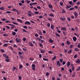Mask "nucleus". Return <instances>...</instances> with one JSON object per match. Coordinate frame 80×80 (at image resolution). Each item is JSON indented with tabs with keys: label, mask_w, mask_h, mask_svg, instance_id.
Instances as JSON below:
<instances>
[{
	"label": "nucleus",
	"mask_w": 80,
	"mask_h": 80,
	"mask_svg": "<svg viewBox=\"0 0 80 80\" xmlns=\"http://www.w3.org/2000/svg\"><path fill=\"white\" fill-rule=\"evenodd\" d=\"M61 29L62 30H63L64 31H66V30H67V28L64 27H62L61 28Z\"/></svg>",
	"instance_id": "5"
},
{
	"label": "nucleus",
	"mask_w": 80,
	"mask_h": 80,
	"mask_svg": "<svg viewBox=\"0 0 80 80\" xmlns=\"http://www.w3.org/2000/svg\"><path fill=\"white\" fill-rule=\"evenodd\" d=\"M16 41L18 43H20V42H21V39H18V38H17L16 39Z\"/></svg>",
	"instance_id": "2"
},
{
	"label": "nucleus",
	"mask_w": 80,
	"mask_h": 80,
	"mask_svg": "<svg viewBox=\"0 0 80 80\" xmlns=\"http://www.w3.org/2000/svg\"><path fill=\"white\" fill-rule=\"evenodd\" d=\"M0 50L1 52H2V53H3V52H5V51L2 49H1Z\"/></svg>",
	"instance_id": "35"
},
{
	"label": "nucleus",
	"mask_w": 80,
	"mask_h": 80,
	"mask_svg": "<svg viewBox=\"0 0 80 80\" xmlns=\"http://www.w3.org/2000/svg\"><path fill=\"white\" fill-rule=\"evenodd\" d=\"M37 8H38V9H39V10H40V9H41V7H40L38 6H37Z\"/></svg>",
	"instance_id": "47"
},
{
	"label": "nucleus",
	"mask_w": 80,
	"mask_h": 80,
	"mask_svg": "<svg viewBox=\"0 0 80 80\" xmlns=\"http://www.w3.org/2000/svg\"><path fill=\"white\" fill-rule=\"evenodd\" d=\"M18 54L19 55H22V52H19L18 53Z\"/></svg>",
	"instance_id": "58"
},
{
	"label": "nucleus",
	"mask_w": 80,
	"mask_h": 80,
	"mask_svg": "<svg viewBox=\"0 0 80 80\" xmlns=\"http://www.w3.org/2000/svg\"><path fill=\"white\" fill-rule=\"evenodd\" d=\"M12 23L14 25H18V24L17 22H12Z\"/></svg>",
	"instance_id": "15"
},
{
	"label": "nucleus",
	"mask_w": 80,
	"mask_h": 80,
	"mask_svg": "<svg viewBox=\"0 0 80 80\" xmlns=\"http://www.w3.org/2000/svg\"><path fill=\"white\" fill-rule=\"evenodd\" d=\"M29 60H31V61H33V60H34V58H29Z\"/></svg>",
	"instance_id": "38"
},
{
	"label": "nucleus",
	"mask_w": 80,
	"mask_h": 80,
	"mask_svg": "<svg viewBox=\"0 0 80 80\" xmlns=\"http://www.w3.org/2000/svg\"><path fill=\"white\" fill-rule=\"evenodd\" d=\"M78 47L79 48H80V43L78 44Z\"/></svg>",
	"instance_id": "64"
},
{
	"label": "nucleus",
	"mask_w": 80,
	"mask_h": 80,
	"mask_svg": "<svg viewBox=\"0 0 80 80\" xmlns=\"http://www.w3.org/2000/svg\"><path fill=\"white\" fill-rule=\"evenodd\" d=\"M32 69L33 70H35V67H36V66L35 64H32Z\"/></svg>",
	"instance_id": "1"
},
{
	"label": "nucleus",
	"mask_w": 80,
	"mask_h": 80,
	"mask_svg": "<svg viewBox=\"0 0 80 80\" xmlns=\"http://www.w3.org/2000/svg\"><path fill=\"white\" fill-rule=\"evenodd\" d=\"M0 10H4L5 8L3 7H2L1 8H0Z\"/></svg>",
	"instance_id": "24"
},
{
	"label": "nucleus",
	"mask_w": 80,
	"mask_h": 80,
	"mask_svg": "<svg viewBox=\"0 0 80 80\" xmlns=\"http://www.w3.org/2000/svg\"><path fill=\"white\" fill-rule=\"evenodd\" d=\"M49 17H54V15L52 13H51L49 15Z\"/></svg>",
	"instance_id": "19"
},
{
	"label": "nucleus",
	"mask_w": 80,
	"mask_h": 80,
	"mask_svg": "<svg viewBox=\"0 0 80 80\" xmlns=\"http://www.w3.org/2000/svg\"><path fill=\"white\" fill-rule=\"evenodd\" d=\"M76 4L77 5H80V2H78L77 3H76Z\"/></svg>",
	"instance_id": "54"
},
{
	"label": "nucleus",
	"mask_w": 80,
	"mask_h": 80,
	"mask_svg": "<svg viewBox=\"0 0 80 80\" xmlns=\"http://www.w3.org/2000/svg\"><path fill=\"white\" fill-rule=\"evenodd\" d=\"M43 60H44V61H48V59H46L45 58H43Z\"/></svg>",
	"instance_id": "33"
},
{
	"label": "nucleus",
	"mask_w": 80,
	"mask_h": 80,
	"mask_svg": "<svg viewBox=\"0 0 80 80\" xmlns=\"http://www.w3.org/2000/svg\"><path fill=\"white\" fill-rule=\"evenodd\" d=\"M56 58H57V57L55 56H54V58L52 59V60H55Z\"/></svg>",
	"instance_id": "27"
},
{
	"label": "nucleus",
	"mask_w": 80,
	"mask_h": 80,
	"mask_svg": "<svg viewBox=\"0 0 80 80\" xmlns=\"http://www.w3.org/2000/svg\"><path fill=\"white\" fill-rule=\"evenodd\" d=\"M39 58H42V54H39Z\"/></svg>",
	"instance_id": "50"
},
{
	"label": "nucleus",
	"mask_w": 80,
	"mask_h": 80,
	"mask_svg": "<svg viewBox=\"0 0 80 80\" xmlns=\"http://www.w3.org/2000/svg\"><path fill=\"white\" fill-rule=\"evenodd\" d=\"M6 61L7 62H10V59H7L6 60Z\"/></svg>",
	"instance_id": "44"
},
{
	"label": "nucleus",
	"mask_w": 80,
	"mask_h": 80,
	"mask_svg": "<svg viewBox=\"0 0 80 80\" xmlns=\"http://www.w3.org/2000/svg\"><path fill=\"white\" fill-rule=\"evenodd\" d=\"M6 13H12V12L10 11H8L6 12Z\"/></svg>",
	"instance_id": "46"
},
{
	"label": "nucleus",
	"mask_w": 80,
	"mask_h": 80,
	"mask_svg": "<svg viewBox=\"0 0 80 80\" xmlns=\"http://www.w3.org/2000/svg\"><path fill=\"white\" fill-rule=\"evenodd\" d=\"M47 25L48 27H50V23H49V22L48 23V24Z\"/></svg>",
	"instance_id": "42"
},
{
	"label": "nucleus",
	"mask_w": 80,
	"mask_h": 80,
	"mask_svg": "<svg viewBox=\"0 0 80 80\" xmlns=\"http://www.w3.org/2000/svg\"><path fill=\"white\" fill-rule=\"evenodd\" d=\"M8 44L5 43L3 45V47H8Z\"/></svg>",
	"instance_id": "25"
},
{
	"label": "nucleus",
	"mask_w": 80,
	"mask_h": 80,
	"mask_svg": "<svg viewBox=\"0 0 80 80\" xmlns=\"http://www.w3.org/2000/svg\"><path fill=\"white\" fill-rule=\"evenodd\" d=\"M56 35L58 37H60V35L57 33H56Z\"/></svg>",
	"instance_id": "28"
},
{
	"label": "nucleus",
	"mask_w": 80,
	"mask_h": 80,
	"mask_svg": "<svg viewBox=\"0 0 80 80\" xmlns=\"http://www.w3.org/2000/svg\"><path fill=\"white\" fill-rule=\"evenodd\" d=\"M19 57L21 58V59H23V57L22 55H19Z\"/></svg>",
	"instance_id": "36"
},
{
	"label": "nucleus",
	"mask_w": 80,
	"mask_h": 80,
	"mask_svg": "<svg viewBox=\"0 0 80 80\" xmlns=\"http://www.w3.org/2000/svg\"><path fill=\"white\" fill-rule=\"evenodd\" d=\"M28 12V15L29 16V17H31L32 15V12L31 11H29Z\"/></svg>",
	"instance_id": "4"
},
{
	"label": "nucleus",
	"mask_w": 80,
	"mask_h": 80,
	"mask_svg": "<svg viewBox=\"0 0 80 80\" xmlns=\"http://www.w3.org/2000/svg\"><path fill=\"white\" fill-rule=\"evenodd\" d=\"M57 64L59 67H60L61 64H60V62L58 61L57 62Z\"/></svg>",
	"instance_id": "7"
},
{
	"label": "nucleus",
	"mask_w": 80,
	"mask_h": 80,
	"mask_svg": "<svg viewBox=\"0 0 80 80\" xmlns=\"http://www.w3.org/2000/svg\"><path fill=\"white\" fill-rule=\"evenodd\" d=\"M70 41H68L67 42V45H70Z\"/></svg>",
	"instance_id": "48"
},
{
	"label": "nucleus",
	"mask_w": 80,
	"mask_h": 80,
	"mask_svg": "<svg viewBox=\"0 0 80 80\" xmlns=\"http://www.w3.org/2000/svg\"><path fill=\"white\" fill-rule=\"evenodd\" d=\"M63 35H67V32H65V31H63L62 32Z\"/></svg>",
	"instance_id": "34"
},
{
	"label": "nucleus",
	"mask_w": 80,
	"mask_h": 80,
	"mask_svg": "<svg viewBox=\"0 0 80 80\" xmlns=\"http://www.w3.org/2000/svg\"><path fill=\"white\" fill-rule=\"evenodd\" d=\"M8 36V34H3V37H7Z\"/></svg>",
	"instance_id": "37"
},
{
	"label": "nucleus",
	"mask_w": 80,
	"mask_h": 80,
	"mask_svg": "<svg viewBox=\"0 0 80 80\" xmlns=\"http://www.w3.org/2000/svg\"><path fill=\"white\" fill-rule=\"evenodd\" d=\"M74 50L75 52H79V51H80V49H78L77 48H75L74 49Z\"/></svg>",
	"instance_id": "11"
},
{
	"label": "nucleus",
	"mask_w": 80,
	"mask_h": 80,
	"mask_svg": "<svg viewBox=\"0 0 80 80\" xmlns=\"http://www.w3.org/2000/svg\"><path fill=\"white\" fill-rule=\"evenodd\" d=\"M66 12L65 11V10H64V9H63L62 10V13H65Z\"/></svg>",
	"instance_id": "20"
},
{
	"label": "nucleus",
	"mask_w": 80,
	"mask_h": 80,
	"mask_svg": "<svg viewBox=\"0 0 80 80\" xmlns=\"http://www.w3.org/2000/svg\"><path fill=\"white\" fill-rule=\"evenodd\" d=\"M48 7L49 8L52 9V8H53V6L51 4H49L48 5Z\"/></svg>",
	"instance_id": "8"
},
{
	"label": "nucleus",
	"mask_w": 80,
	"mask_h": 80,
	"mask_svg": "<svg viewBox=\"0 0 80 80\" xmlns=\"http://www.w3.org/2000/svg\"><path fill=\"white\" fill-rule=\"evenodd\" d=\"M60 5L61 6H62L63 5V3L62 2H60Z\"/></svg>",
	"instance_id": "52"
},
{
	"label": "nucleus",
	"mask_w": 80,
	"mask_h": 80,
	"mask_svg": "<svg viewBox=\"0 0 80 80\" xmlns=\"http://www.w3.org/2000/svg\"><path fill=\"white\" fill-rule=\"evenodd\" d=\"M49 42L50 43H53L54 42V41L53 40H52V39H49Z\"/></svg>",
	"instance_id": "10"
},
{
	"label": "nucleus",
	"mask_w": 80,
	"mask_h": 80,
	"mask_svg": "<svg viewBox=\"0 0 80 80\" xmlns=\"http://www.w3.org/2000/svg\"><path fill=\"white\" fill-rule=\"evenodd\" d=\"M54 26H53V25H51V28H52V30H53V29H54Z\"/></svg>",
	"instance_id": "22"
},
{
	"label": "nucleus",
	"mask_w": 80,
	"mask_h": 80,
	"mask_svg": "<svg viewBox=\"0 0 80 80\" xmlns=\"http://www.w3.org/2000/svg\"><path fill=\"white\" fill-rule=\"evenodd\" d=\"M76 63H80V59H78L76 61Z\"/></svg>",
	"instance_id": "21"
},
{
	"label": "nucleus",
	"mask_w": 80,
	"mask_h": 80,
	"mask_svg": "<svg viewBox=\"0 0 80 80\" xmlns=\"http://www.w3.org/2000/svg\"><path fill=\"white\" fill-rule=\"evenodd\" d=\"M39 35H42V31H39Z\"/></svg>",
	"instance_id": "29"
},
{
	"label": "nucleus",
	"mask_w": 80,
	"mask_h": 80,
	"mask_svg": "<svg viewBox=\"0 0 80 80\" xmlns=\"http://www.w3.org/2000/svg\"><path fill=\"white\" fill-rule=\"evenodd\" d=\"M49 73L48 72H47L46 74V76H48V75H49Z\"/></svg>",
	"instance_id": "63"
},
{
	"label": "nucleus",
	"mask_w": 80,
	"mask_h": 80,
	"mask_svg": "<svg viewBox=\"0 0 80 80\" xmlns=\"http://www.w3.org/2000/svg\"><path fill=\"white\" fill-rule=\"evenodd\" d=\"M60 18L61 20H62V21H64L65 20V18Z\"/></svg>",
	"instance_id": "26"
},
{
	"label": "nucleus",
	"mask_w": 80,
	"mask_h": 80,
	"mask_svg": "<svg viewBox=\"0 0 80 80\" xmlns=\"http://www.w3.org/2000/svg\"><path fill=\"white\" fill-rule=\"evenodd\" d=\"M75 29L76 30V31H78V28L77 27L75 26Z\"/></svg>",
	"instance_id": "51"
},
{
	"label": "nucleus",
	"mask_w": 80,
	"mask_h": 80,
	"mask_svg": "<svg viewBox=\"0 0 80 80\" xmlns=\"http://www.w3.org/2000/svg\"><path fill=\"white\" fill-rule=\"evenodd\" d=\"M22 30L23 32H25V33L27 32V30H25V29H22Z\"/></svg>",
	"instance_id": "31"
},
{
	"label": "nucleus",
	"mask_w": 80,
	"mask_h": 80,
	"mask_svg": "<svg viewBox=\"0 0 80 80\" xmlns=\"http://www.w3.org/2000/svg\"><path fill=\"white\" fill-rule=\"evenodd\" d=\"M26 2L28 4L30 2V1H29L28 0H27Z\"/></svg>",
	"instance_id": "59"
},
{
	"label": "nucleus",
	"mask_w": 80,
	"mask_h": 80,
	"mask_svg": "<svg viewBox=\"0 0 80 80\" xmlns=\"http://www.w3.org/2000/svg\"><path fill=\"white\" fill-rule=\"evenodd\" d=\"M70 65V62H68L67 63V67H68Z\"/></svg>",
	"instance_id": "13"
},
{
	"label": "nucleus",
	"mask_w": 80,
	"mask_h": 80,
	"mask_svg": "<svg viewBox=\"0 0 80 80\" xmlns=\"http://www.w3.org/2000/svg\"><path fill=\"white\" fill-rule=\"evenodd\" d=\"M41 53H45V51L41 50Z\"/></svg>",
	"instance_id": "56"
},
{
	"label": "nucleus",
	"mask_w": 80,
	"mask_h": 80,
	"mask_svg": "<svg viewBox=\"0 0 80 80\" xmlns=\"http://www.w3.org/2000/svg\"><path fill=\"white\" fill-rule=\"evenodd\" d=\"M74 14L75 17H78V12H75L74 13Z\"/></svg>",
	"instance_id": "6"
},
{
	"label": "nucleus",
	"mask_w": 80,
	"mask_h": 80,
	"mask_svg": "<svg viewBox=\"0 0 80 80\" xmlns=\"http://www.w3.org/2000/svg\"><path fill=\"white\" fill-rule=\"evenodd\" d=\"M74 9V8H71L69 9L70 10H73Z\"/></svg>",
	"instance_id": "62"
},
{
	"label": "nucleus",
	"mask_w": 80,
	"mask_h": 80,
	"mask_svg": "<svg viewBox=\"0 0 80 80\" xmlns=\"http://www.w3.org/2000/svg\"><path fill=\"white\" fill-rule=\"evenodd\" d=\"M19 68H23V66L22 65L20 64L19 65Z\"/></svg>",
	"instance_id": "39"
},
{
	"label": "nucleus",
	"mask_w": 80,
	"mask_h": 80,
	"mask_svg": "<svg viewBox=\"0 0 80 80\" xmlns=\"http://www.w3.org/2000/svg\"><path fill=\"white\" fill-rule=\"evenodd\" d=\"M37 21H38V22H40V19H39V18H37Z\"/></svg>",
	"instance_id": "49"
},
{
	"label": "nucleus",
	"mask_w": 80,
	"mask_h": 80,
	"mask_svg": "<svg viewBox=\"0 0 80 80\" xmlns=\"http://www.w3.org/2000/svg\"><path fill=\"white\" fill-rule=\"evenodd\" d=\"M66 7H67L66 8L68 9V8H71V7H72V6L71 5H68V6L67 5Z\"/></svg>",
	"instance_id": "18"
},
{
	"label": "nucleus",
	"mask_w": 80,
	"mask_h": 80,
	"mask_svg": "<svg viewBox=\"0 0 80 80\" xmlns=\"http://www.w3.org/2000/svg\"><path fill=\"white\" fill-rule=\"evenodd\" d=\"M8 25L12 26V27H11V28L13 29L14 28H15V26L13 24H8Z\"/></svg>",
	"instance_id": "3"
},
{
	"label": "nucleus",
	"mask_w": 80,
	"mask_h": 80,
	"mask_svg": "<svg viewBox=\"0 0 80 80\" xmlns=\"http://www.w3.org/2000/svg\"><path fill=\"white\" fill-rule=\"evenodd\" d=\"M16 69V67H13L12 68V71L14 72L15 71V70Z\"/></svg>",
	"instance_id": "30"
},
{
	"label": "nucleus",
	"mask_w": 80,
	"mask_h": 80,
	"mask_svg": "<svg viewBox=\"0 0 80 80\" xmlns=\"http://www.w3.org/2000/svg\"><path fill=\"white\" fill-rule=\"evenodd\" d=\"M35 36L36 37H38V34L36 33L35 34Z\"/></svg>",
	"instance_id": "45"
},
{
	"label": "nucleus",
	"mask_w": 80,
	"mask_h": 80,
	"mask_svg": "<svg viewBox=\"0 0 80 80\" xmlns=\"http://www.w3.org/2000/svg\"><path fill=\"white\" fill-rule=\"evenodd\" d=\"M72 50H70V51H69L68 52V53H70V54H71V53H72Z\"/></svg>",
	"instance_id": "32"
},
{
	"label": "nucleus",
	"mask_w": 80,
	"mask_h": 80,
	"mask_svg": "<svg viewBox=\"0 0 80 80\" xmlns=\"http://www.w3.org/2000/svg\"><path fill=\"white\" fill-rule=\"evenodd\" d=\"M13 35H16V32H14L12 33Z\"/></svg>",
	"instance_id": "60"
},
{
	"label": "nucleus",
	"mask_w": 80,
	"mask_h": 80,
	"mask_svg": "<svg viewBox=\"0 0 80 80\" xmlns=\"http://www.w3.org/2000/svg\"><path fill=\"white\" fill-rule=\"evenodd\" d=\"M25 24H28L30 25V22L29 21H26L25 22Z\"/></svg>",
	"instance_id": "12"
},
{
	"label": "nucleus",
	"mask_w": 80,
	"mask_h": 80,
	"mask_svg": "<svg viewBox=\"0 0 80 80\" xmlns=\"http://www.w3.org/2000/svg\"><path fill=\"white\" fill-rule=\"evenodd\" d=\"M33 63H34V64H37V63H38V62H37V61H35L33 62Z\"/></svg>",
	"instance_id": "53"
},
{
	"label": "nucleus",
	"mask_w": 80,
	"mask_h": 80,
	"mask_svg": "<svg viewBox=\"0 0 80 80\" xmlns=\"http://www.w3.org/2000/svg\"><path fill=\"white\" fill-rule=\"evenodd\" d=\"M74 57L75 58H77V55L75 54L74 55Z\"/></svg>",
	"instance_id": "57"
},
{
	"label": "nucleus",
	"mask_w": 80,
	"mask_h": 80,
	"mask_svg": "<svg viewBox=\"0 0 80 80\" xmlns=\"http://www.w3.org/2000/svg\"><path fill=\"white\" fill-rule=\"evenodd\" d=\"M22 76H19V80H22Z\"/></svg>",
	"instance_id": "61"
},
{
	"label": "nucleus",
	"mask_w": 80,
	"mask_h": 80,
	"mask_svg": "<svg viewBox=\"0 0 80 80\" xmlns=\"http://www.w3.org/2000/svg\"><path fill=\"white\" fill-rule=\"evenodd\" d=\"M29 45L32 46V47H33V46H34L33 44L31 42H29Z\"/></svg>",
	"instance_id": "14"
},
{
	"label": "nucleus",
	"mask_w": 80,
	"mask_h": 80,
	"mask_svg": "<svg viewBox=\"0 0 80 80\" xmlns=\"http://www.w3.org/2000/svg\"><path fill=\"white\" fill-rule=\"evenodd\" d=\"M69 3L70 5H72V1H70L69 2Z\"/></svg>",
	"instance_id": "55"
},
{
	"label": "nucleus",
	"mask_w": 80,
	"mask_h": 80,
	"mask_svg": "<svg viewBox=\"0 0 80 80\" xmlns=\"http://www.w3.org/2000/svg\"><path fill=\"white\" fill-rule=\"evenodd\" d=\"M73 39L74 42H76V41H77V38H76V37H73Z\"/></svg>",
	"instance_id": "17"
},
{
	"label": "nucleus",
	"mask_w": 80,
	"mask_h": 80,
	"mask_svg": "<svg viewBox=\"0 0 80 80\" xmlns=\"http://www.w3.org/2000/svg\"><path fill=\"white\" fill-rule=\"evenodd\" d=\"M74 35H76V36H77V37H79V35H78L76 33H74Z\"/></svg>",
	"instance_id": "40"
},
{
	"label": "nucleus",
	"mask_w": 80,
	"mask_h": 80,
	"mask_svg": "<svg viewBox=\"0 0 80 80\" xmlns=\"http://www.w3.org/2000/svg\"><path fill=\"white\" fill-rule=\"evenodd\" d=\"M39 45L40 47L41 48H43V45H42V43H39Z\"/></svg>",
	"instance_id": "16"
},
{
	"label": "nucleus",
	"mask_w": 80,
	"mask_h": 80,
	"mask_svg": "<svg viewBox=\"0 0 80 80\" xmlns=\"http://www.w3.org/2000/svg\"><path fill=\"white\" fill-rule=\"evenodd\" d=\"M39 16V18H40V19H41L43 18V16L42 15H40V16Z\"/></svg>",
	"instance_id": "23"
},
{
	"label": "nucleus",
	"mask_w": 80,
	"mask_h": 80,
	"mask_svg": "<svg viewBox=\"0 0 80 80\" xmlns=\"http://www.w3.org/2000/svg\"><path fill=\"white\" fill-rule=\"evenodd\" d=\"M5 23H12V22H10V21L8 20L6 21L5 22Z\"/></svg>",
	"instance_id": "41"
},
{
	"label": "nucleus",
	"mask_w": 80,
	"mask_h": 80,
	"mask_svg": "<svg viewBox=\"0 0 80 80\" xmlns=\"http://www.w3.org/2000/svg\"><path fill=\"white\" fill-rule=\"evenodd\" d=\"M12 11L13 12H18V11L16 9H12Z\"/></svg>",
	"instance_id": "9"
},
{
	"label": "nucleus",
	"mask_w": 80,
	"mask_h": 80,
	"mask_svg": "<svg viewBox=\"0 0 80 80\" xmlns=\"http://www.w3.org/2000/svg\"><path fill=\"white\" fill-rule=\"evenodd\" d=\"M75 76V72H73L72 77H74Z\"/></svg>",
	"instance_id": "43"
}]
</instances>
